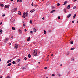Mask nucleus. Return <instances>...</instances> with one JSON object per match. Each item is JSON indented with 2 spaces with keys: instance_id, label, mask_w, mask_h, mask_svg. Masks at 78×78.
<instances>
[{
  "instance_id": "obj_12",
  "label": "nucleus",
  "mask_w": 78,
  "mask_h": 78,
  "mask_svg": "<svg viewBox=\"0 0 78 78\" xmlns=\"http://www.w3.org/2000/svg\"><path fill=\"white\" fill-rule=\"evenodd\" d=\"M0 6L2 8H3V6H4V5H3V4H0Z\"/></svg>"
},
{
  "instance_id": "obj_32",
  "label": "nucleus",
  "mask_w": 78,
  "mask_h": 78,
  "mask_svg": "<svg viewBox=\"0 0 78 78\" xmlns=\"http://www.w3.org/2000/svg\"><path fill=\"white\" fill-rule=\"evenodd\" d=\"M73 41H71V42H70V44H73Z\"/></svg>"
},
{
  "instance_id": "obj_48",
  "label": "nucleus",
  "mask_w": 78,
  "mask_h": 78,
  "mask_svg": "<svg viewBox=\"0 0 78 78\" xmlns=\"http://www.w3.org/2000/svg\"><path fill=\"white\" fill-rule=\"evenodd\" d=\"M44 19H45V18H44V17H43V18H42V20H44Z\"/></svg>"
},
{
  "instance_id": "obj_44",
  "label": "nucleus",
  "mask_w": 78,
  "mask_h": 78,
  "mask_svg": "<svg viewBox=\"0 0 78 78\" xmlns=\"http://www.w3.org/2000/svg\"><path fill=\"white\" fill-rule=\"evenodd\" d=\"M6 78H10V77L9 76H8L6 77Z\"/></svg>"
},
{
  "instance_id": "obj_53",
  "label": "nucleus",
  "mask_w": 78,
  "mask_h": 78,
  "mask_svg": "<svg viewBox=\"0 0 78 78\" xmlns=\"http://www.w3.org/2000/svg\"><path fill=\"white\" fill-rule=\"evenodd\" d=\"M3 78V76H1L0 77V78Z\"/></svg>"
},
{
  "instance_id": "obj_46",
  "label": "nucleus",
  "mask_w": 78,
  "mask_h": 78,
  "mask_svg": "<svg viewBox=\"0 0 78 78\" xmlns=\"http://www.w3.org/2000/svg\"><path fill=\"white\" fill-rule=\"evenodd\" d=\"M24 31H25V32H26V31H27V29H25L24 30Z\"/></svg>"
},
{
  "instance_id": "obj_35",
  "label": "nucleus",
  "mask_w": 78,
  "mask_h": 78,
  "mask_svg": "<svg viewBox=\"0 0 78 78\" xmlns=\"http://www.w3.org/2000/svg\"><path fill=\"white\" fill-rule=\"evenodd\" d=\"M24 59H25V61H26L27 60V57H25Z\"/></svg>"
},
{
  "instance_id": "obj_11",
  "label": "nucleus",
  "mask_w": 78,
  "mask_h": 78,
  "mask_svg": "<svg viewBox=\"0 0 78 78\" xmlns=\"http://www.w3.org/2000/svg\"><path fill=\"white\" fill-rule=\"evenodd\" d=\"M35 10H34V9H33V10H31L30 11V12L32 13V12H34Z\"/></svg>"
},
{
  "instance_id": "obj_15",
  "label": "nucleus",
  "mask_w": 78,
  "mask_h": 78,
  "mask_svg": "<svg viewBox=\"0 0 78 78\" xmlns=\"http://www.w3.org/2000/svg\"><path fill=\"white\" fill-rule=\"evenodd\" d=\"M18 14L19 15H21V12L20 11H19L18 12Z\"/></svg>"
},
{
  "instance_id": "obj_29",
  "label": "nucleus",
  "mask_w": 78,
  "mask_h": 78,
  "mask_svg": "<svg viewBox=\"0 0 78 78\" xmlns=\"http://www.w3.org/2000/svg\"><path fill=\"white\" fill-rule=\"evenodd\" d=\"M74 59H75V58H72V61H74Z\"/></svg>"
},
{
  "instance_id": "obj_61",
  "label": "nucleus",
  "mask_w": 78,
  "mask_h": 78,
  "mask_svg": "<svg viewBox=\"0 0 78 78\" xmlns=\"http://www.w3.org/2000/svg\"><path fill=\"white\" fill-rule=\"evenodd\" d=\"M38 64H40V62H39Z\"/></svg>"
},
{
  "instance_id": "obj_64",
  "label": "nucleus",
  "mask_w": 78,
  "mask_h": 78,
  "mask_svg": "<svg viewBox=\"0 0 78 78\" xmlns=\"http://www.w3.org/2000/svg\"><path fill=\"white\" fill-rule=\"evenodd\" d=\"M46 78H48V77H46Z\"/></svg>"
},
{
  "instance_id": "obj_41",
  "label": "nucleus",
  "mask_w": 78,
  "mask_h": 78,
  "mask_svg": "<svg viewBox=\"0 0 78 78\" xmlns=\"http://www.w3.org/2000/svg\"><path fill=\"white\" fill-rule=\"evenodd\" d=\"M22 69H25V68L24 67H22Z\"/></svg>"
},
{
  "instance_id": "obj_14",
  "label": "nucleus",
  "mask_w": 78,
  "mask_h": 78,
  "mask_svg": "<svg viewBox=\"0 0 78 78\" xmlns=\"http://www.w3.org/2000/svg\"><path fill=\"white\" fill-rule=\"evenodd\" d=\"M76 14H75L73 17V19H75V17H76Z\"/></svg>"
},
{
  "instance_id": "obj_42",
  "label": "nucleus",
  "mask_w": 78,
  "mask_h": 78,
  "mask_svg": "<svg viewBox=\"0 0 78 78\" xmlns=\"http://www.w3.org/2000/svg\"><path fill=\"white\" fill-rule=\"evenodd\" d=\"M11 38H12V39H13V38H14V37L13 36H12L11 37Z\"/></svg>"
},
{
  "instance_id": "obj_1",
  "label": "nucleus",
  "mask_w": 78,
  "mask_h": 78,
  "mask_svg": "<svg viewBox=\"0 0 78 78\" xmlns=\"http://www.w3.org/2000/svg\"><path fill=\"white\" fill-rule=\"evenodd\" d=\"M23 14L24 15H25V16L26 17H28V11H27L26 12H25L23 13Z\"/></svg>"
},
{
  "instance_id": "obj_45",
  "label": "nucleus",
  "mask_w": 78,
  "mask_h": 78,
  "mask_svg": "<svg viewBox=\"0 0 78 78\" xmlns=\"http://www.w3.org/2000/svg\"><path fill=\"white\" fill-rule=\"evenodd\" d=\"M32 6H33V2H32L31 4Z\"/></svg>"
},
{
  "instance_id": "obj_43",
  "label": "nucleus",
  "mask_w": 78,
  "mask_h": 78,
  "mask_svg": "<svg viewBox=\"0 0 78 78\" xmlns=\"http://www.w3.org/2000/svg\"><path fill=\"white\" fill-rule=\"evenodd\" d=\"M11 43H9V45H11Z\"/></svg>"
},
{
  "instance_id": "obj_31",
  "label": "nucleus",
  "mask_w": 78,
  "mask_h": 78,
  "mask_svg": "<svg viewBox=\"0 0 78 78\" xmlns=\"http://www.w3.org/2000/svg\"><path fill=\"white\" fill-rule=\"evenodd\" d=\"M66 12V8H65L64 9V12Z\"/></svg>"
},
{
  "instance_id": "obj_47",
  "label": "nucleus",
  "mask_w": 78,
  "mask_h": 78,
  "mask_svg": "<svg viewBox=\"0 0 78 78\" xmlns=\"http://www.w3.org/2000/svg\"><path fill=\"white\" fill-rule=\"evenodd\" d=\"M51 30H49V32H51Z\"/></svg>"
},
{
  "instance_id": "obj_58",
  "label": "nucleus",
  "mask_w": 78,
  "mask_h": 78,
  "mask_svg": "<svg viewBox=\"0 0 78 78\" xmlns=\"http://www.w3.org/2000/svg\"><path fill=\"white\" fill-rule=\"evenodd\" d=\"M35 6H37V5H35Z\"/></svg>"
},
{
  "instance_id": "obj_9",
  "label": "nucleus",
  "mask_w": 78,
  "mask_h": 78,
  "mask_svg": "<svg viewBox=\"0 0 78 78\" xmlns=\"http://www.w3.org/2000/svg\"><path fill=\"white\" fill-rule=\"evenodd\" d=\"M33 31H34V32H36V29H35V28H33Z\"/></svg>"
},
{
  "instance_id": "obj_5",
  "label": "nucleus",
  "mask_w": 78,
  "mask_h": 78,
  "mask_svg": "<svg viewBox=\"0 0 78 78\" xmlns=\"http://www.w3.org/2000/svg\"><path fill=\"white\" fill-rule=\"evenodd\" d=\"M5 8H9V5H6L5 6Z\"/></svg>"
},
{
  "instance_id": "obj_40",
  "label": "nucleus",
  "mask_w": 78,
  "mask_h": 78,
  "mask_svg": "<svg viewBox=\"0 0 78 78\" xmlns=\"http://www.w3.org/2000/svg\"><path fill=\"white\" fill-rule=\"evenodd\" d=\"M20 64L19 63L18 65V66H20Z\"/></svg>"
},
{
  "instance_id": "obj_56",
  "label": "nucleus",
  "mask_w": 78,
  "mask_h": 78,
  "mask_svg": "<svg viewBox=\"0 0 78 78\" xmlns=\"http://www.w3.org/2000/svg\"><path fill=\"white\" fill-rule=\"evenodd\" d=\"M62 66V64H61L60 65V66Z\"/></svg>"
},
{
  "instance_id": "obj_16",
  "label": "nucleus",
  "mask_w": 78,
  "mask_h": 78,
  "mask_svg": "<svg viewBox=\"0 0 78 78\" xmlns=\"http://www.w3.org/2000/svg\"><path fill=\"white\" fill-rule=\"evenodd\" d=\"M11 61V60H9L8 61H7V63H9V62H10Z\"/></svg>"
},
{
  "instance_id": "obj_13",
  "label": "nucleus",
  "mask_w": 78,
  "mask_h": 78,
  "mask_svg": "<svg viewBox=\"0 0 78 78\" xmlns=\"http://www.w3.org/2000/svg\"><path fill=\"white\" fill-rule=\"evenodd\" d=\"M17 2H22V0H18L17 1Z\"/></svg>"
},
{
  "instance_id": "obj_21",
  "label": "nucleus",
  "mask_w": 78,
  "mask_h": 78,
  "mask_svg": "<svg viewBox=\"0 0 78 78\" xmlns=\"http://www.w3.org/2000/svg\"><path fill=\"white\" fill-rule=\"evenodd\" d=\"M30 39H31L30 37L28 38L27 39V41H30Z\"/></svg>"
},
{
  "instance_id": "obj_10",
  "label": "nucleus",
  "mask_w": 78,
  "mask_h": 78,
  "mask_svg": "<svg viewBox=\"0 0 78 78\" xmlns=\"http://www.w3.org/2000/svg\"><path fill=\"white\" fill-rule=\"evenodd\" d=\"M67 1H65L64 2V4H63V5H66L67 4Z\"/></svg>"
},
{
  "instance_id": "obj_59",
  "label": "nucleus",
  "mask_w": 78,
  "mask_h": 78,
  "mask_svg": "<svg viewBox=\"0 0 78 78\" xmlns=\"http://www.w3.org/2000/svg\"><path fill=\"white\" fill-rule=\"evenodd\" d=\"M77 23H78V20L77 21Z\"/></svg>"
},
{
  "instance_id": "obj_18",
  "label": "nucleus",
  "mask_w": 78,
  "mask_h": 78,
  "mask_svg": "<svg viewBox=\"0 0 78 78\" xmlns=\"http://www.w3.org/2000/svg\"><path fill=\"white\" fill-rule=\"evenodd\" d=\"M28 57L29 58H31V55L30 54H29L28 55Z\"/></svg>"
},
{
  "instance_id": "obj_8",
  "label": "nucleus",
  "mask_w": 78,
  "mask_h": 78,
  "mask_svg": "<svg viewBox=\"0 0 78 78\" xmlns=\"http://www.w3.org/2000/svg\"><path fill=\"white\" fill-rule=\"evenodd\" d=\"M71 14H69L67 16V18H70V16H71Z\"/></svg>"
},
{
  "instance_id": "obj_6",
  "label": "nucleus",
  "mask_w": 78,
  "mask_h": 78,
  "mask_svg": "<svg viewBox=\"0 0 78 78\" xmlns=\"http://www.w3.org/2000/svg\"><path fill=\"white\" fill-rule=\"evenodd\" d=\"M70 8V5H68L66 8L67 9H69Z\"/></svg>"
},
{
  "instance_id": "obj_33",
  "label": "nucleus",
  "mask_w": 78,
  "mask_h": 78,
  "mask_svg": "<svg viewBox=\"0 0 78 78\" xmlns=\"http://www.w3.org/2000/svg\"><path fill=\"white\" fill-rule=\"evenodd\" d=\"M30 23L31 24H32L33 23H32V20H30Z\"/></svg>"
},
{
  "instance_id": "obj_52",
  "label": "nucleus",
  "mask_w": 78,
  "mask_h": 78,
  "mask_svg": "<svg viewBox=\"0 0 78 78\" xmlns=\"http://www.w3.org/2000/svg\"><path fill=\"white\" fill-rule=\"evenodd\" d=\"M74 22H75V21H72V23H74Z\"/></svg>"
},
{
  "instance_id": "obj_27",
  "label": "nucleus",
  "mask_w": 78,
  "mask_h": 78,
  "mask_svg": "<svg viewBox=\"0 0 78 78\" xmlns=\"http://www.w3.org/2000/svg\"><path fill=\"white\" fill-rule=\"evenodd\" d=\"M12 29L13 30H16V28L14 27H12Z\"/></svg>"
},
{
  "instance_id": "obj_2",
  "label": "nucleus",
  "mask_w": 78,
  "mask_h": 78,
  "mask_svg": "<svg viewBox=\"0 0 78 78\" xmlns=\"http://www.w3.org/2000/svg\"><path fill=\"white\" fill-rule=\"evenodd\" d=\"M33 53L34 56H37V50H35L34 51Z\"/></svg>"
},
{
  "instance_id": "obj_49",
  "label": "nucleus",
  "mask_w": 78,
  "mask_h": 78,
  "mask_svg": "<svg viewBox=\"0 0 78 78\" xmlns=\"http://www.w3.org/2000/svg\"><path fill=\"white\" fill-rule=\"evenodd\" d=\"M1 24H2V22H1L0 23V25H1Z\"/></svg>"
},
{
  "instance_id": "obj_17",
  "label": "nucleus",
  "mask_w": 78,
  "mask_h": 78,
  "mask_svg": "<svg viewBox=\"0 0 78 78\" xmlns=\"http://www.w3.org/2000/svg\"><path fill=\"white\" fill-rule=\"evenodd\" d=\"M23 18V19H24V18L25 17V15L23 13V16H22Z\"/></svg>"
},
{
  "instance_id": "obj_37",
  "label": "nucleus",
  "mask_w": 78,
  "mask_h": 78,
  "mask_svg": "<svg viewBox=\"0 0 78 78\" xmlns=\"http://www.w3.org/2000/svg\"><path fill=\"white\" fill-rule=\"evenodd\" d=\"M47 69V67H44L45 70H46V69Z\"/></svg>"
},
{
  "instance_id": "obj_19",
  "label": "nucleus",
  "mask_w": 78,
  "mask_h": 78,
  "mask_svg": "<svg viewBox=\"0 0 78 78\" xmlns=\"http://www.w3.org/2000/svg\"><path fill=\"white\" fill-rule=\"evenodd\" d=\"M20 61V59L19 58L17 59L16 61L19 62Z\"/></svg>"
},
{
  "instance_id": "obj_36",
  "label": "nucleus",
  "mask_w": 78,
  "mask_h": 78,
  "mask_svg": "<svg viewBox=\"0 0 78 78\" xmlns=\"http://www.w3.org/2000/svg\"><path fill=\"white\" fill-rule=\"evenodd\" d=\"M52 76H55V74H53L52 75Z\"/></svg>"
},
{
  "instance_id": "obj_50",
  "label": "nucleus",
  "mask_w": 78,
  "mask_h": 78,
  "mask_svg": "<svg viewBox=\"0 0 78 78\" xmlns=\"http://www.w3.org/2000/svg\"><path fill=\"white\" fill-rule=\"evenodd\" d=\"M23 26H24V27H25V24H23Z\"/></svg>"
},
{
  "instance_id": "obj_51",
  "label": "nucleus",
  "mask_w": 78,
  "mask_h": 78,
  "mask_svg": "<svg viewBox=\"0 0 78 78\" xmlns=\"http://www.w3.org/2000/svg\"><path fill=\"white\" fill-rule=\"evenodd\" d=\"M30 33H33V31H30Z\"/></svg>"
},
{
  "instance_id": "obj_4",
  "label": "nucleus",
  "mask_w": 78,
  "mask_h": 78,
  "mask_svg": "<svg viewBox=\"0 0 78 78\" xmlns=\"http://www.w3.org/2000/svg\"><path fill=\"white\" fill-rule=\"evenodd\" d=\"M9 39H8V38H6L5 39V41L4 42L6 43V42H8V40Z\"/></svg>"
},
{
  "instance_id": "obj_55",
  "label": "nucleus",
  "mask_w": 78,
  "mask_h": 78,
  "mask_svg": "<svg viewBox=\"0 0 78 78\" xmlns=\"http://www.w3.org/2000/svg\"><path fill=\"white\" fill-rule=\"evenodd\" d=\"M59 76H61V74H59Z\"/></svg>"
},
{
  "instance_id": "obj_38",
  "label": "nucleus",
  "mask_w": 78,
  "mask_h": 78,
  "mask_svg": "<svg viewBox=\"0 0 78 78\" xmlns=\"http://www.w3.org/2000/svg\"><path fill=\"white\" fill-rule=\"evenodd\" d=\"M58 20H59V19H60V16H58Z\"/></svg>"
},
{
  "instance_id": "obj_7",
  "label": "nucleus",
  "mask_w": 78,
  "mask_h": 78,
  "mask_svg": "<svg viewBox=\"0 0 78 78\" xmlns=\"http://www.w3.org/2000/svg\"><path fill=\"white\" fill-rule=\"evenodd\" d=\"M14 47L15 48H16V49L18 48V45H17V44H15V46H14Z\"/></svg>"
},
{
  "instance_id": "obj_54",
  "label": "nucleus",
  "mask_w": 78,
  "mask_h": 78,
  "mask_svg": "<svg viewBox=\"0 0 78 78\" xmlns=\"http://www.w3.org/2000/svg\"><path fill=\"white\" fill-rule=\"evenodd\" d=\"M11 1V2H13V1H14V0H10Z\"/></svg>"
},
{
  "instance_id": "obj_30",
  "label": "nucleus",
  "mask_w": 78,
  "mask_h": 78,
  "mask_svg": "<svg viewBox=\"0 0 78 78\" xmlns=\"http://www.w3.org/2000/svg\"><path fill=\"white\" fill-rule=\"evenodd\" d=\"M57 6H60V3L57 4Z\"/></svg>"
},
{
  "instance_id": "obj_28",
  "label": "nucleus",
  "mask_w": 78,
  "mask_h": 78,
  "mask_svg": "<svg viewBox=\"0 0 78 78\" xmlns=\"http://www.w3.org/2000/svg\"><path fill=\"white\" fill-rule=\"evenodd\" d=\"M44 34H47V32H46L45 30H44Z\"/></svg>"
},
{
  "instance_id": "obj_20",
  "label": "nucleus",
  "mask_w": 78,
  "mask_h": 78,
  "mask_svg": "<svg viewBox=\"0 0 78 78\" xmlns=\"http://www.w3.org/2000/svg\"><path fill=\"white\" fill-rule=\"evenodd\" d=\"M18 31H19V32H20V33H21V34H22V30H21L19 29Z\"/></svg>"
},
{
  "instance_id": "obj_62",
  "label": "nucleus",
  "mask_w": 78,
  "mask_h": 78,
  "mask_svg": "<svg viewBox=\"0 0 78 78\" xmlns=\"http://www.w3.org/2000/svg\"><path fill=\"white\" fill-rule=\"evenodd\" d=\"M77 0H75V1H76Z\"/></svg>"
},
{
  "instance_id": "obj_3",
  "label": "nucleus",
  "mask_w": 78,
  "mask_h": 78,
  "mask_svg": "<svg viewBox=\"0 0 78 78\" xmlns=\"http://www.w3.org/2000/svg\"><path fill=\"white\" fill-rule=\"evenodd\" d=\"M17 8H16L14 9H12V12H16V10H17Z\"/></svg>"
},
{
  "instance_id": "obj_25",
  "label": "nucleus",
  "mask_w": 78,
  "mask_h": 78,
  "mask_svg": "<svg viewBox=\"0 0 78 78\" xmlns=\"http://www.w3.org/2000/svg\"><path fill=\"white\" fill-rule=\"evenodd\" d=\"M11 63L8 64L7 65V66H11Z\"/></svg>"
},
{
  "instance_id": "obj_39",
  "label": "nucleus",
  "mask_w": 78,
  "mask_h": 78,
  "mask_svg": "<svg viewBox=\"0 0 78 78\" xmlns=\"http://www.w3.org/2000/svg\"><path fill=\"white\" fill-rule=\"evenodd\" d=\"M75 8H76V6H74L73 8V9H75Z\"/></svg>"
},
{
  "instance_id": "obj_23",
  "label": "nucleus",
  "mask_w": 78,
  "mask_h": 78,
  "mask_svg": "<svg viewBox=\"0 0 78 78\" xmlns=\"http://www.w3.org/2000/svg\"><path fill=\"white\" fill-rule=\"evenodd\" d=\"M54 11H55V10H54L51 11L50 12V13H53V12H54Z\"/></svg>"
},
{
  "instance_id": "obj_24",
  "label": "nucleus",
  "mask_w": 78,
  "mask_h": 78,
  "mask_svg": "<svg viewBox=\"0 0 78 78\" xmlns=\"http://www.w3.org/2000/svg\"><path fill=\"white\" fill-rule=\"evenodd\" d=\"M74 49H75V48H71L70 49V50H74Z\"/></svg>"
},
{
  "instance_id": "obj_26",
  "label": "nucleus",
  "mask_w": 78,
  "mask_h": 78,
  "mask_svg": "<svg viewBox=\"0 0 78 78\" xmlns=\"http://www.w3.org/2000/svg\"><path fill=\"white\" fill-rule=\"evenodd\" d=\"M12 63L13 64H16V62L14 61H13Z\"/></svg>"
},
{
  "instance_id": "obj_22",
  "label": "nucleus",
  "mask_w": 78,
  "mask_h": 78,
  "mask_svg": "<svg viewBox=\"0 0 78 78\" xmlns=\"http://www.w3.org/2000/svg\"><path fill=\"white\" fill-rule=\"evenodd\" d=\"M3 33V31L2 29H0V33Z\"/></svg>"
},
{
  "instance_id": "obj_63",
  "label": "nucleus",
  "mask_w": 78,
  "mask_h": 78,
  "mask_svg": "<svg viewBox=\"0 0 78 78\" xmlns=\"http://www.w3.org/2000/svg\"><path fill=\"white\" fill-rule=\"evenodd\" d=\"M27 67H28V65L26 66Z\"/></svg>"
},
{
  "instance_id": "obj_34",
  "label": "nucleus",
  "mask_w": 78,
  "mask_h": 78,
  "mask_svg": "<svg viewBox=\"0 0 78 78\" xmlns=\"http://www.w3.org/2000/svg\"><path fill=\"white\" fill-rule=\"evenodd\" d=\"M5 14H4L2 15V17H5Z\"/></svg>"
},
{
  "instance_id": "obj_60",
  "label": "nucleus",
  "mask_w": 78,
  "mask_h": 78,
  "mask_svg": "<svg viewBox=\"0 0 78 78\" xmlns=\"http://www.w3.org/2000/svg\"><path fill=\"white\" fill-rule=\"evenodd\" d=\"M52 8H54L55 7L54 6H53Z\"/></svg>"
},
{
  "instance_id": "obj_57",
  "label": "nucleus",
  "mask_w": 78,
  "mask_h": 78,
  "mask_svg": "<svg viewBox=\"0 0 78 78\" xmlns=\"http://www.w3.org/2000/svg\"><path fill=\"white\" fill-rule=\"evenodd\" d=\"M53 56V54H52L51 55V56Z\"/></svg>"
}]
</instances>
